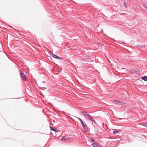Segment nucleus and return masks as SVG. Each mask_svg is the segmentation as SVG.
Returning <instances> with one entry per match:
<instances>
[{"instance_id": "nucleus-1", "label": "nucleus", "mask_w": 147, "mask_h": 147, "mask_svg": "<svg viewBox=\"0 0 147 147\" xmlns=\"http://www.w3.org/2000/svg\"><path fill=\"white\" fill-rule=\"evenodd\" d=\"M86 119H89L90 120L95 122L94 120L93 119L92 117L90 115H88V116L86 117Z\"/></svg>"}, {"instance_id": "nucleus-2", "label": "nucleus", "mask_w": 147, "mask_h": 147, "mask_svg": "<svg viewBox=\"0 0 147 147\" xmlns=\"http://www.w3.org/2000/svg\"><path fill=\"white\" fill-rule=\"evenodd\" d=\"M77 118L80 121L82 126L84 128H85V127L86 126V123L84 122L80 118L78 117H77Z\"/></svg>"}, {"instance_id": "nucleus-3", "label": "nucleus", "mask_w": 147, "mask_h": 147, "mask_svg": "<svg viewBox=\"0 0 147 147\" xmlns=\"http://www.w3.org/2000/svg\"><path fill=\"white\" fill-rule=\"evenodd\" d=\"M20 74L21 77L23 78L24 80H26V76L23 73V71H20Z\"/></svg>"}, {"instance_id": "nucleus-4", "label": "nucleus", "mask_w": 147, "mask_h": 147, "mask_svg": "<svg viewBox=\"0 0 147 147\" xmlns=\"http://www.w3.org/2000/svg\"><path fill=\"white\" fill-rule=\"evenodd\" d=\"M51 55L53 57V58H56V59H62V58H61V57H58V56H57V55L53 53H52L51 54Z\"/></svg>"}, {"instance_id": "nucleus-5", "label": "nucleus", "mask_w": 147, "mask_h": 147, "mask_svg": "<svg viewBox=\"0 0 147 147\" xmlns=\"http://www.w3.org/2000/svg\"><path fill=\"white\" fill-rule=\"evenodd\" d=\"M68 140L67 138H65V136H63L61 139V140L65 142Z\"/></svg>"}, {"instance_id": "nucleus-6", "label": "nucleus", "mask_w": 147, "mask_h": 147, "mask_svg": "<svg viewBox=\"0 0 147 147\" xmlns=\"http://www.w3.org/2000/svg\"><path fill=\"white\" fill-rule=\"evenodd\" d=\"M51 128V130L54 131L55 132H58L57 130L55 129L54 128H53L52 127L50 126Z\"/></svg>"}, {"instance_id": "nucleus-7", "label": "nucleus", "mask_w": 147, "mask_h": 147, "mask_svg": "<svg viewBox=\"0 0 147 147\" xmlns=\"http://www.w3.org/2000/svg\"><path fill=\"white\" fill-rule=\"evenodd\" d=\"M92 145L94 147H99L96 143H94L92 144Z\"/></svg>"}, {"instance_id": "nucleus-8", "label": "nucleus", "mask_w": 147, "mask_h": 147, "mask_svg": "<svg viewBox=\"0 0 147 147\" xmlns=\"http://www.w3.org/2000/svg\"><path fill=\"white\" fill-rule=\"evenodd\" d=\"M142 80H144L145 81H147V76H144L142 78Z\"/></svg>"}, {"instance_id": "nucleus-9", "label": "nucleus", "mask_w": 147, "mask_h": 147, "mask_svg": "<svg viewBox=\"0 0 147 147\" xmlns=\"http://www.w3.org/2000/svg\"><path fill=\"white\" fill-rule=\"evenodd\" d=\"M120 131V130H115V131H113V133L114 134H117V133H118V132H119Z\"/></svg>"}, {"instance_id": "nucleus-10", "label": "nucleus", "mask_w": 147, "mask_h": 147, "mask_svg": "<svg viewBox=\"0 0 147 147\" xmlns=\"http://www.w3.org/2000/svg\"><path fill=\"white\" fill-rule=\"evenodd\" d=\"M144 6L145 8L147 10V3H144Z\"/></svg>"}, {"instance_id": "nucleus-11", "label": "nucleus", "mask_w": 147, "mask_h": 147, "mask_svg": "<svg viewBox=\"0 0 147 147\" xmlns=\"http://www.w3.org/2000/svg\"><path fill=\"white\" fill-rule=\"evenodd\" d=\"M115 101H116V102H118L119 103H118L119 104H119H120V105H122L123 104V103L122 102H121L120 101H116V100Z\"/></svg>"}, {"instance_id": "nucleus-12", "label": "nucleus", "mask_w": 147, "mask_h": 147, "mask_svg": "<svg viewBox=\"0 0 147 147\" xmlns=\"http://www.w3.org/2000/svg\"><path fill=\"white\" fill-rule=\"evenodd\" d=\"M88 113H84V115L86 117L87 116H88V115H89Z\"/></svg>"}, {"instance_id": "nucleus-13", "label": "nucleus", "mask_w": 147, "mask_h": 147, "mask_svg": "<svg viewBox=\"0 0 147 147\" xmlns=\"http://www.w3.org/2000/svg\"><path fill=\"white\" fill-rule=\"evenodd\" d=\"M123 5H124L125 7H127V4H126V2H124V4H123Z\"/></svg>"}, {"instance_id": "nucleus-14", "label": "nucleus", "mask_w": 147, "mask_h": 147, "mask_svg": "<svg viewBox=\"0 0 147 147\" xmlns=\"http://www.w3.org/2000/svg\"><path fill=\"white\" fill-rule=\"evenodd\" d=\"M91 140L92 141V142H94V139L93 138H91Z\"/></svg>"}, {"instance_id": "nucleus-15", "label": "nucleus", "mask_w": 147, "mask_h": 147, "mask_svg": "<svg viewBox=\"0 0 147 147\" xmlns=\"http://www.w3.org/2000/svg\"><path fill=\"white\" fill-rule=\"evenodd\" d=\"M144 125L146 127H147V123L144 124Z\"/></svg>"}, {"instance_id": "nucleus-16", "label": "nucleus", "mask_w": 147, "mask_h": 147, "mask_svg": "<svg viewBox=\"0 0 147 147\" xmlns=\"http://www.w3.org/2000/svg\"><path fill=\"white\" fill-rule=\"evenodd\" d=\"M119 142L117 141V142L116 143H117V144H118V143H119Z\"/></svg>"}]
</instances>
